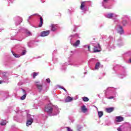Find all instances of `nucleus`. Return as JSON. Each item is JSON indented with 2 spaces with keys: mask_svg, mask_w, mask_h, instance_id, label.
Here are the masks:
<instances>
[{
  "mask_svg": "<svg viewBox=\"0 0 131 131\" xmlns=\"http://www.w3.org/2000/svg\"><path fill=\"white\" fill-rule=\"evenodd\" d=\"M45 112L48 113L50 116H55L56 115H58V114L60 113L58 106L53 105L51 104L45 106Z\"/></svg>",
  "mask_w": 131,
  "mask_h": 131,
  "instance_id": "obj_1",
  "label": "nucleus"
},
{
  "mask_svg": "<svg viewBox=\"0 0 131 131\" xmlns=\"http://www.w3.org/2000/svg\"><path fill=\"white\" fill-rule=\"evenodd\" d=\"M2 77L3 79V81H0V84L3 83V82H6L7 83L9 82V78H8V76H7V74L3 73L2 74Z\"/></svg>",
  "mask_w": 131,
  "mask_h": 131,
  "instance_id": "obj_2",
  "label": "nucleus"
},
{
  "mask_svg": "<svg viewBox=\"0 0 131 131\" xmlns=\"http://www.w3.org/2000/svg\"><path fill=\"white\" fill-rule=\"evenodd\" d=\"M22 18L19 17V16H17L15 18V25L16 26H17V25H20V24H21V23L22 22Z\"/></svg>",
  "mask_w": 131,
  "mask_h": 131,
  "instance_id": "obj_3",
  "label": "nucleus"
},
{
  "mask_svg": "<svg viewBox=\"0 0 131 131\" xmlns=\"http://www.w3.org/2000/svg\"><path fill=\"white\" fill-rule=\"evenodd\" d=\"M50 34V31H44L40 33V36L45 37L48 36Z\"/></svg>",
  "mask_w": 131,
  "mask_h": 131,
  "instance_id": "obj_4",
  "label": "nucleus"
},
{
  "mask_svg": "<svg viewBox=\"0 0 131 131\" xmlns=\"http://www.w3.org/2000/svg\"><path fill=\"white\" fill-rule=\"evenodd\" d=\"M98 49H101V45H100V43L98 44V47L97 46H94V53H98V52H101L100 50H98Z\"/></svg>",
  "mask_w": 131,
  "mask_h": 131,
  "instance_id": "obj_5",
  "label": "nucleus"
},
{
  "mask_svg": "<svg viewBox=\"0 0 131 131\" xmlns=\"http://www.w3.org/2000/svg\"><path fill=\"white\" fill-rule=\"evenodd\" d=\"M118 32L120 33V34H123L124 32H123V29H122V27L121 26H118Z\"/></svg>",
  "mask_w": 131,
  "mask_h": 131,
  "instance_id": "obj_6",
  "label": "nucleus"
},
{
  "mask_svg": "<svg viewBox=\"0 0 131 131\" xmlns=\"http://www.w3.org/2000/svg\"><path fill=\"white\" fill-rule=\"evenodd\" d=\"M32 122H33V119H32V117H30L29 119L27 121V126L31 125V124H32Z\"/></svg>",
  "mask_w": 131,
  "mask_h": 131,
  "instance_id": "obj_7",
  "label": "nucleus"
},
{
  "mask_svg": "<svg viewBox=\"0 0 131 131\" xmlns=\"http://www.w3.org/2000/svg\"><path fill=\"white\" fill-rule=\"evenodd\" d=\"M80 45V40H77L74 43H73V47L74 48H77L78 46Z\"/></svg>",
  "mask_w": 131,
  "mask_h": 131,
  "instance_id": "obj_8",
  "label": "nucleus"
},
{
  "mask_svg": "<svg viewBox=\"0 0 131 131\" xmlns=\"http://www.w3.org/2000/svg\"><path fill=\"white\" fill-rule=\"evenodd\" d=\"M51 31H56L57 29H58V27L57 25L52 24L51 26Z\"/></svg>",
  "mask_w": 131,
  "mask_h": 131,
  "instance_id": "obj_9",
  "label": "nucleus"
},
{
  "mask_svg": "<svg viewBox=\"0 0 131 131\" xmlns=\"http://www.w3.org/2000/svg\"><path fill=\"white\" fill-rule=\"evenodd\" d=\"M105 110L107 113H111V112H113L114 111V107L106 108Z\"/></svg>",
  "mask_w": 131,
  "mask_h": 131,
  "instance_id": "obj_10",
  "label": "nucleus"
},
{
  "mask_svg": "<svg viewBox=\"0 0 131 131\" xmlns=\"http://www.w3.org/2000/svg\"><path fill=\"white\" fill-rule=\"evenodd\" d=\"M35 84L38 89V90H39V91H41L42 90V85L41 84H38V82H36L35 83Z\"/></svg>",
  "mask_w": 131,
  "mask_h": 131,
  "instance_id": "obj_11",
  "label": "nucleus"
},
{
  "mask_svg": "<svg viewBox=\"0 0 131 131\" xmlns=\"http://www.w3.org/2000/svg\"><path fill=\"white\" fill-rule=\"evenodd\" d=\"M116 121L117 122H121V121H123V117L121 116L117 117Z\"/></svg>",
  "mask_w": 131,
  "mask_h": 131,
  "instance_id": "obj_12",
  "label": "nucleus"
},
{
  "mask_svg": "<svg viewBox=\"0 0 131 131\" xmlns=\"http://www.w3.org/2000/svg\"><path fill=\"white\" fill-rule=\"evenodd\" d=\"M40 22L38 25V27H41L42 26V24H43V19H42V17L40 16Z\"/></svg>",
  "mask_w": 131,
  "mask_h": 131,
  "instance_id": "obj_13",
  "label": "nucleus"
},
{
  "mask_svg": "<svg viewBox=\"0 0 131 131\" xmlns=\"http://www.w3.org/2000/svg\"><path fill=\"white\" fill-rule=\"evenodd\" d=\"M81 111L83 113H85L88 111V108L85 107V105H83L81 107Z\"/></svg>",
  "mask_w": 131,
  "mask_h": 131,
  "instance_id": "obj_14",
  "label": "nucleus"
},
{
  "mask_svg": "<svg viewBox=\"0 0 131 131\" xmlns=\"http://www.w3.org/2000/svg\"><path fill=\"white\" fill-rule=\"evenodd\" d=\"M85 7V2H81L80 9L83 10Z\"/></svg>",
  "mask_w": 131,
  "mask_h": 131,
  "instance_id": "obj_15",
  "label": "nucleus"
},
{
  "mask_svg": "<svg viewBox=\"0 0 131 131\" xmlns=\"http://www.w3.org/2000/svg\"><path fill=\"white\" fill-rule=\"evenodd\" d=\"M60 69H61V70H65V69H66V63L61 64Z\"/></svg>",
  "mask_w": 131,
  "mask_h": 131,
  "instance_id": "obj_16",
  "label": "nucleus"
},
{
  "mask_svg": "<svg viewBox=\"0 0 131 131\" xmlns=\"http://www.w3.org/2000/svg\"><path fill=\"white\" fill-rule=\"evenodd\" d=\"M73 100V98L70 96H68L66 98V102H71Z\"/></svg>",
  "mask_w": 131,
  "mask_h": 131,
  "instance_id": "obj_17",
  "label": "nucleus"
},
{
  "mask_svg": "<svg viewBox=\"0 0 131 131\" xmlns=\"http://www.w3.org/2000/svg\"><path fill=\"white\" fill-rule=\"evenodd\" d=\"M1 125H6L7 124V121L2 120L0 121Z\"/></svg>",
  "mask_w": 131,
  "mask_h": 131,
  "instance_id": "obj_18",
  "label": "nucleus"
},
{
  "mask_svg": "<svg viewBox=\"0 0 131 131\" xmlns=\"http://www.w3.org/2000/svg\"><path fill=\"white\" fill-rule=\"evenodd\" d=\"M12 54L15 58H20V55L15 54L14 51H12Z\"/></svg>",
  "mask_w": 131,
  "mask_h": 131,
  "instance_id": "obj_19",
  "label": "nucleus"
},
{
  "mask_svg": "<svg viewBox=\"0 0 131 131\" xmlns=\"http://www.w3.org/2000/svg\"><path fill=\"white\" fill-rule=\"evenodd\" d=\"M106 17L108 19H112L113 17V13H109L107 15Z\"/></svg>",
  "mask_w": 131,
  "mask_h": 131,
  "instance_id": "obj_20",
  "label": "nucleus"
},
{
  "mask_svg": "<svg viewBox=\"0 0 131 131\" xmlns=\"http://www.w3.org/2000/svg\"><path fill=\"white\" fill-rule=\"evenodd\" d=\"M82 100H83V102H89V101L90 100V99H89V98H88L86 97H83Z\"/></svg>",
  "mask_w": 131,
  "mask_h": 131,
  "instance_id": "obj_21",
  "label": "nucleus"
},
{
  "mask_svg": "<svg viewBox=\"0 0 131 131\" xmlns=\"http://www.w3.org/2000/svg\"><path fill=\"white\" fill-rule=\"evenodd\" d=\"M103 115H104L103 112H98V116L100 118H101Z\"/></svg>",
  "mask_w": 131,
  "mask_h": 131,
  "instance_id": "obj_22",
  "label": "nucleus"
},
{
  "mask_svg": "<svg viewBox=\"0 0 131 131\" xmlns=\"http://www.w3.org/2000/svg\"><path fill=\"white\" fill-rule=\"evenodd\" d=\"M25 32L27 36H30V35H31V32H29L28 30H26Z\"/></svg>",
  "mask_w": 131,
  "mask_h": 131,
  "instance_id": "obj_23",
  "label": "nucleus"
},
{
  "mask_svg": "<svg viewBox=\"0 0 131 131\" xmlns=\"http://www.w3.org/2000/svg\"><path fill=\"white\" fill-rule=\"evenodd\" d=\"M100 62H97L95 66V69H97V70L99 69V67H100Z\"/></svg>",
  "mask_w": 131,
  "mask_h": 131,
  "instance_id": "obj_24",
  "label": "nucleus"
},
{
  "mask_svg": "<svg viewBox=\"0 0 131 131\" xmlns=\"http://www.w3.org/2000/svg\"><path fill=\"white\" fill-rule=\"evenodd\" d=\"M25 98H26V94H24L20 97V100H25Z\"/></svg>",
  "mask_w": 131,
  "mask_h": 131,
  "instance_id": "obj_25",
  "label": "nucleus"
},
{
  "mask_svg": "<svg viewBox=\"0 0 131 131\" xmlns=\"http://www.w3.org/2000/svg\"><path fill=\"white\" fill-rule=\"evenodd\" d=\"M38 74V73L34 72L33 73V78H34L36 76H37Z\"/></svg>",
  "mask_w": 131,
  "mask_h": 131,
  "instance_id": "obj_26",
  "label": "nucleus"
},
{
  "mask_svg": "<svg viewBox=\"0 0 131 131\" xmlns=\"http://www.w3.org/2000/svg\"><path fill=\"white\" fill-rule=\"evenodd\" d=\"M122 23L123 26H125L127 23V21H126V20H124L122 21Z\"/></svg>",
  "mask_w": 131,
  "mask_h": 131,
  "instance_id": "obj_27",
  "label": "nucleus"
},
{
  "mask_svg": "<svg viewBox=\"0 0 131 131\" xmlns=\"http://www.w3.org/2000/svg\"><path fill=\"white\" fill-rule=\"evenodd\" d=\"M46 82L48 83H50L51 82V80L50 79V78H47L46 79Z\"/></svg>",
  "mask_w": 131,
  "mask_h": 131,
  "instance_id": "obj_28",
  "label": "nucleus"
},
{
  "mask_svg": "<svg viewBox=\"0 0 131 131\" xmlns=\"http://www.w3.org/2000/svg\"><path fill=\"white\" fill-rule=\"evenodd\" d=\"M26 54V50H24L23 51V52L21 53L22 56H24V55H25Z\"/></svg>",
  "mask_w": 131,
  "mask_h": 131,
  "instance_id": "obj_29",
  "label": "nucleus"
},
{
  "mask_svg": "<svg viewBox=\"0 0 131 131\" xmlns=\"http://www.w3.org/2000/svg\"><path fill=\"white\" fill-rule=\"evenodd\" d=\"M59 89H62V90H64L65 92H66V89L63 86L61 87V86H59Z\"/></svg>",
  "mask_w": 131,
  "mask_h": 131,
  "instance_id": "obj_30",
  "label": "nucleus"
},
{
  "mask_svg": "<svg viewBox=\"0 0 131 131\" xmlns=\"http://www.w3.org/2000/svg\"><path fill=\"white\" fill-rule=\"evenodd\" d=\"M117 130L118 131H122V130L121 129V128H120V127L118 128Z\"/></svg>",
  "mask_w": 131,
  "mask_h": 131,
  "instance_id": "obj_31",
  "label": "nucleus"
},
{
  "mask_svg": "<svg viewBox=\"0 0 131 131\" xmlns=\"http://www.w3.org/2000/svg\"><path fill=\"white\" fill-rule=\"evenodd\" d=\"M88 48L89 51H91V47H90V46H88Z\"/></svg>",
  "mask_w": 131,
  "mask_h": 131,
  "instance_id": "obj_32",
  "label": "nucleus"
},
{
  "mask_svg": "<svg viewBox=\"0 0 131 131\" xmlns=\"http://www.w3.org/2000/svg\"><path fill=\"white\" fill-rule=\"evenodd\" d=\"M114 97L113 96H111L108 98V99H113Z\"/></svg>",
  "mask_w": 131,
  "mask_h": 131,
  "instance_id": "obj_33",
  "label": "nucleus"
},
{
  "mask_svg": "<svg viewBox=\"0 0 131 131\" xmlns=\"http://www.w3.org/2000/svg\"><path fill=\"white\" fill-rule=\"evenodd\" d=\"M19 112H21V111H16V113H19Z\"/></svg>",
  "mask_w": 131,
  "mask_h": 131,
  "instance_id": "obj_34",
  "label": "nucleus"
},
{
  "mask_svg": "<svg viewBox=\"0 0 131 131\" xmlns=\"http://www.w3.org/2000/svg\"><path fill=\"white\" fill-rule=\"evenodd\" d=\"M30 116H30V114H28V115H27V117H30Z\"/></svg>",
  "mask_w": 131,
  "mask_h": 131,
  "instance_id": "obj_35",
  "label": "nucleus"
},
{
  "mask_svg": "<svg viewBox=\"0 0 131 131\" xmlns=\"http://www.w3.org/2000/svg\"><path fill=\"white\" fill-rule=\"evenodd\" d=\"M13 119H14V120H17L16 119V117H14V118H13Z\"/></svg>",
  "mask_w": 131,
  "mask_h": 131,
  "instance_id": "obj_36",
  "label": "nucleus"
},
{
  "mask_svg": "<svg viewBox=\"0 0 131 131\" xmlns=\"http://www.w3.org/2000/svg\"><path fill=\"white\" fill-rule=\"evenodd\" d=\"M103 2H108V0H103Z\"/></svg>",
  "mask_w": 131,
  "mask_h": 131,
  "instance_id": "obj_37",
  "label": "nucleus"
},
{
  "mask_svg": "<svg viewBox=\"0 0 131 131\" xmlns=\"http://www.w3.org/2000/svg\"><path fill=\"white\" fill-rule=\"evenodd\" d=\"M56 51L54 50V51L53 52V54H54V53H56Z\"/></svg>",
  "mask_w": 131,
  "mask_h": 131,
  "instance_id": "obj_38",
  "label": "nucleus"
},
{
  "mask_svg": "<svg viewBox=\"0 0 131 131\" xmlns=\"http://www.w3.org/2000/svg\"><path fill=\"white\" fill-rule=\"evenodd\" d=\"M31 18V16H29V19H30Z\"/></svg>",
  "mask_w": 131,
  "mask_h": 131,
  "instance_id": "obj_39",
  "label": "nucleus"
},
{
  "mask_svg": "<svg viewBox=\"0 0 131 131\" xmlns=\"http://www.w3.org/2000/svg\"><path fill=\"white\" fill-rule=\"evenodd\" d=\"M41 1L42 2V3H45V1H42V0H41Z\"/></svg>",
  "mask_w": 131,
  "mask_h": 131,
  "instance_id": "obj_40",
  "label": "nucleus"
},
{
  "mask_svg": "<svg viewBox=\"0 0 131 131\" xmlns=\"http://www.w3.org/2000/svg\"><path fill=\"white\" fill-rule=\"evenodd\" d=\"M63 101H64V103L66 102V100H64Z\"/></svg>",
  "mask_w": 131,
  "mask_h": 131,
  "instance_id": "obj_41",
  "label": "nucleus"
},
{
  "mask_svg": "<svg viewBox=\"0 0 131 131\" xmlns=\"http://www.w3.org/2000/svg\"><path fill=\"white\" fill-rule=\"evenodd\" d=\"M23 91L24 93H25V91L24 90H23Z\"/></svg>",
  "mask_w": 131,
  "mask_h": 131,
  "instance_id": "obj_42",
  "label": "nucleus"
},
{
  "mask_svg": "<svg viewBox=\"0 0 131 131\" xmlns=\"http://www.w3.org/2000/svg\"><path fill=\"white\" fill-rule=\"evenodd\" d=\"M36 15V14H34V15Z\"/></svg>",
  "mask_w": 131,
  "mask_h": 131,
  "instance_id": "obj_43",
  "label": "nucleus"
},
{
  "mask_svg": "<svg viewBox=\"0 0 131 131\" xmlns=\"http://www.w3.org/2000/svg\"><path fill=\"white\" fill-rule=\"evenodd\" d=\"M0 31H1V30H0Z\"/></svg>",
  "mask_w": 131,
  "mask_h": 131,
  "instance_id": "obj_44",
  "label": "nucleus"
}]
</instances>
